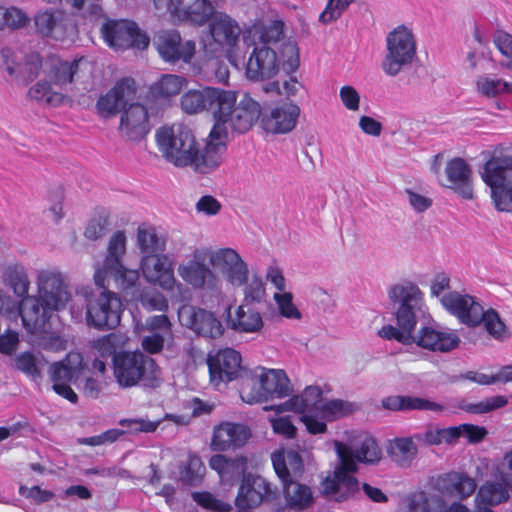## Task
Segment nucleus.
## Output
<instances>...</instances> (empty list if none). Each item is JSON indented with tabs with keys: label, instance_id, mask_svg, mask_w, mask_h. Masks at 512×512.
<instances>
[{
	"label": "nucleus",
	"instance_id": "obj_22",
	"mask_svg": "<svg viewBox=\"0 0 512 512\" xmlns=\"http://www.w3.org/2000/svg\"><path fill=\"white\" fill-rule=\"evenodd\" d=\"M278 489L273 482H242L235 498L237 512H251L264 501H276Z\"/></svg>",
	"mask_w": 512,
	"mask_h": 512
},
{
	"label": "nucleus",
	"instance_id": "obj_38",
	"mask_svg": "<svg viewBox=\"0 0 512 512\" xmlns=\"http://www.w3.org/2000/svg\"><path fill=\"white\" fill-rule=\"evenodd\" d=\"M382 407L391 411L427 410L440 412L444 407L436 402L413 396L393 395L382 399Z\"/></svg>",
	"mask_w": 512,
	"mask_h": 512
},
{
	"label": "nucleus",
	"instance_id": "obj_21",
	"mask_svg": "<svg viewBox=\"0 0 512 512\" xmlns=\"http://www.w3.org/2000/svg\"><path fill=\"white\" fill-rule=\"evenodd\" d=\"M155 45L160 57L168 63H189L196 51L195 42L183 41L176 30L160 32L155 38Z\"/></svg>",
	"mask_w": 512,
	"mask_h": 512
},
{
	"label": "nucleus",
	"instance_id": "obj_40",
	"mask_svg": "<svg viewBox=\"0 0 512 512\" xmlns=\"http://www.w3.org/2000/svg\"><path fill=\"white\" fill-rule=\"evenodd\" d=\"M387 453L395 464L408 468L416 459L418 448L412 437H399L389 441Z\"/></svg>",
	"mask_w": 512,
	"mask_h": 512
},
{
	"label": "nucleus",
	"instance_id": "obj_56",
	"mask_svg": "<svg viewBox=\"0 0 512 512\" xmlns=\"http://www.w3.org/2000/svg\"><path fill=\"white\" fill-rule=\"evenodd\" d=\"M141 305L148 311L165 312L168 309L167 298L159 291H144L139 298Z\"/></svg>",
	"mask_w": 512,
	"mask_h": 512
},
{
	"label": "nucleus",
	"instance_id": "obj_52",
	"mask_svg": "<svg viewBox=\"0 0 512 512\" xmlns=\"http://www.w3.org/2000/svg\"><path fill=\"white\" fill-rule=\"evenodd\" d=\"M273 300L282 317L290 320H300L302 318V313L293 303V295L291 292L274 293Z\"/></svg>",
	"mask_w": 512,
	"mask_h": 512
},
{
	"label": "nucleus",
	"instance_id": "obj_54",
	"mask_svg": "<svg viewBox=\"0 0 512 512\" xmlns=\"http://www.w3.org/2000/svg\"><path fill=\"white\" fill-rule=\"evenodd\" d=\"M493 42L503 56L500 62L501 66L512 71V35L504 31H497L494 34Z\"/></svg>",
	"mask_w": 512,
	"mask_h": 512
},
{
	"label": "nucleus",
	"instance_id": "obj_59",
	"mask_svg": "<svg viewBox=\"0 0 512 512\" xmlns=\"http://www.w3.org/2000/svg\"><path fill=\"white\" fill-rule=\"evenodd\" d=\"M4 19L2 23L3 28H22L24 27L28 21L29 17L26 12L18 7H4Z\"/></svg>",
	"mask_w": 512,
	"mask_h": 512
},
{
	"label": "nucleus",
	"instance_id": "obj_7",
	"mask_svg": "<svg viewBox=\"0 0 512 512\" xmlns=\"http://www.w3.org/2000/svg\"><path fill=\"white\" fill-rule=\"evenodd\" d=\"M242 29L230 15L218 12L209 23L208 31L201 37L204 53L210 58L226 56L229 62L237 66L236 48Z\"/></svg>",
	"mask_w": 512,
	"mask_h": 512
},
{
	"label": "nucleus",
	"instance_id": "obj_6",
	"mask_svg": "<svg viewBox=\"0 0 512 512\" xmlns=\"http://www.w3.org/2000/svg\"><path fill=\"white\" fill-rule=\"evenodd\" d=\"M440 302L462 324L475 327L483 323L487 332L494 338L504 339L507 337L508 331L498 313L493 309L484 311L482 305L474 297L452 291L445 293Z\"/></svg>",
	"mask_w": 512,
	"mask_h": 512
},
{
	"label": "nucleus",
	"instance_id": "obj_3",
	"mask_svg": "<svg viewBox=\"0 0 512 512\" xmlns=\"http://www.w3.org/2000/svg\"><path fill=\"white\" fill-rule=\"evenodd\" d=\"M237 92L216 87L187 90L180 99L181 109L189 115L209 111L214 118L213 133L223 134V123L245 133L259 116V103L248 94L238 101Z\"/></svg>",
	"mask_w": 512,
	"mask_h": 512
},
{
	"label": "nucleus",
	"instance_id": "obj_24",
	"mask_svg": "<svg viewBox=\"0 0 512 512\" xmlns=\"http://www.w3.org/2000/svg\"><path fill=\"white\" fill-rule=\"evenodd\" d=\"M250 437L251 431L245 424L223 421L214 427L210 447L217 452L235 450L243 447Z\"/></svg>",
	"mask_w": 512,
	"mask_h": 512
},
{
	"label": "nucleus",
	"instance_id": "obj_19",
	"mask_svg": "<svg viewBox=\"0 0 512 512\" xmlns=\"http://www.w3.org/2000/svg\"><path fill=\"white\" fill-rule=\"evenodd\" d=\"M135 332L141 336L143 350L150 354H157L172 338V324L166 315H154L146 318L144 322L138 321Z\"/></svg>",
	"mask_w": 512,
	"mask_h": 512
},
{
	"label": "nucleus",
	"instance_id": "obj_17",
	"mask_svg": "<svg viewBox=\"0 0 512 512\" xmlns=\"http://www.w3.org/2000/svg\"><path fill=\"white\" fill-rule=\"evenodd\" d=\"M178 318L182 326L204 338L218 339L225 331L216 314L203 308L182 305L178 309Z\"/></svg>",
	"mask_w": 512,
	"mask_h": 512
},
{
	"label": "nucleus",
	"instance_id": "obj_47",
	"mask_svg": "<svg viewBox=\"0 0 512 512\" xmlns=\"http://www.w3.org/2000/svg\"><path fill=\"white\" fill-rule=\"evenodd\" d=\"M240 287L243 288V302L245 304L261 303L266 295L265 283L258 274L247 276L245 283Z\"/></svg>",
	"mask_w": 512,
	"mask_h": 512
},
{
	"label": "nucleus",
	"instance_id": "obj_20",
	"mask_svg": "<svg viewBox=\"0 0 512 512\" xmlns=\"http://www.w3.org/2000/svg\"><path fill=\"white\" fill-rule=\"evenodd\" d=\"M82 362L83 359L80 353L70 352L65 359L54 362L49 367V376L53 383V390L71 403H76L78 397L69 383L81 370Z\"/></svg>",
	"mask_w": 512,
	"mask_h": 512
},
{
	"label": "nucleus",
	"instance_id": "obj_16",
	"mask_svg": "<svg viewBox=\"0 0 512 512\" xmlns=\"http://www.w3.org/2000/svg\"><path fill=\"white\" fill-rule=\"evenodd\" d=\"M300 107L294 102H282L270 108L261 110L259 105V120L261 128L268 134L278 135L291 132L297 125Z\"/></svg>",
	"mask_w": 512,
	"mask_h": 512
},
{
	"label": "nucleus",
	"instance_id": "obj_39",
	"mask_svg": "<svg viewBox=\"0 0 512 512\" xmlns=\"http://www.w3.org/2000/svg\"><path fill=\"white\" fill-rule=\"evenodd\" d=\"M272 464L280 480H292L300 476L303 470L302 458L294 450L273 453Z\"/></svg>",
	"mask_w": 512,
	"mask_h": 512
},
{
	"label": "nucleus",
	"instance_id": "obj_27",
	"mask_svg": "<svg viewBox=\"0 0 512 512\" xmlns=\"http://www.w3.org/2000/svg\"><path fill=\"white\" fill-rule=\"evenodd\" d=\"M351 412L350 404L342 400L323 401L318 411H308L304 425L310 434H321L327 429L326 422L343 417Z\"/></svg>",
	"mask_w": 512,
	"mask_h": 512
},
{
	"label": "nucleus",
	"instance_id": "obj_62",
	"mask_svg": "<svg viewBox=\"0 0 512 512\" xmlns=\"http://www.w3.org/2000/svg\"><path fill=\"white\" fill-rule=\"evenodd\" d=\"M354 0H329L326 9L319 15V20L329 23L338 19Z\"/></svg>",
	"mask_w": 512,
	"mask_h": 512
},
{
	"label": "nucleus",
	"instance_id": "obj_36",
	"mask_svg": "<svg viewBox=\"0 0 512 512\" xmlns=\"http://www.w3.org/2000/svg\"><path fill=\"white\" fill-rule=\"evenodd\" d=\"M256 378L262 386L266 400L273 397L283 398L291 392L290 381L283 370L258 367Z\"/></svg>",
	"mask_w": 512,
	"mask_h": 512
},
{
	"label": "nucleus",
	"instance_id": "obj_13",
	"mask_svg": "<svg viewBox=\"0 0 512 512\" xmlns=\"http://www.w3.org/2000/svg\"><path fill=\"white\" fill-rule=\"evenodd\" d=\"M144 278L163 290L171 292L172 297L184 301L186 288L174 276L173 262L166 254L144 255L140 261Z\"/></svg>",
	"mask_w": 512,
	"mask_h": 512
},
{
	"label": "nucleus",
	"instance_id": "obj_37",
	"mask_svg": "<svg viewBox=\"0 0 512 512\" xmlns=\"http://www.w3.org/2000/svg\"><path fill=\"white\" fill-rule=\"evenodd\" d=\"M273 487H278V502L282 497L286 505L292 509L301 510L310 506L313 502V493L305 482H273Z\"/></svg>",
	"mask_w": 512,
	"mask_h": 512
},
{
	"label": "nucleus",
	"instance_id": "obj_11",
	"mask_svg": "<svg viewBox=\"0 0 512 512\" xmlns=\"http://www.w3.org/2000/svg\"><path fill=\"white\" fill-rule=\"evenodd\" d=\"M416 38L411 28L399 25L390 31L385 39V55L381 68L391 77L410 65L416 55Z\"/></svg>",
	"mask_w": 512,
	"mask_h": 512
},
{
	"label": "nucleus",
	"instance_id": "obj_32",
	"mask_svg": "<svg viewBox=\"0 0 512 512\" xmlns=\"http://www.w3.org/2000/svg\"><path fill=\"white\" fill-rule=\"evenodd\" d=\"M3 281L9 286L15 297L21 300L23 327H25L27 311L30 306L28 298L32 296L29 294L31 282L26 268L20 263L9 264L4 270Z\"/></svg>",
	"mask_w": 512,
	"mask_h": 512
},
{
	"label": "nucleus",
	"instance_id": "obj_28",
	"mask_svg": "<svg viewBox=\"0 0 512 512\" xmlns=\"http://www.w3.org/2000/svg\"><path fill=\"white\" fill-rule=\"evenodd\" d=\"M35 25L40 34L55 40H63L74 29L69 16L59 9L38 12L35 15Z\"/></svg>",
	"mask_w": 512,
	"mask_h": 512
},
{
	"label": "nucleus",
	"instance_id": "obj_58",
	"mask_svg": "<svg viewBox=\"0 0 512 512\" xmlns=\"http://www.w3.org/2000/svg\"><path fill=\"white\" fill-rule=\"evenodd\" d=\"M211 469L215 470L221 479L232 476L233 471L238 468V461L223 454L213 455L209 460Z\"/></svg>",
	"mask_w": 512,
	"mask_h": 512
},
{
	"label": "nucleus",
	"instance_id": "obj_2",
	"mask_svg": "<svg viewBox=\"0 0 512 512\" xmlns=\"http://www.w3.org/2000/svg\"><path fill=\"white\" fill-rule=\"evenodd\" d=\"M389 297L394 304L398 305L397 326H383L378 331L381 338L396 340L404 345L415 343L432 352L447 353L458 347L459 336L447 327L424 326L414 334L417 324L415 313L423 304V294L416 284L411 282L395 284L389 290Z\"/></svg>",
	"mask_w": 512,
	"mask_h": 512
},
{
	"label": "nucleus",
	"instance_id": "obj_10",
	"mask_svg": "<svg viewBox=\"0 0 512 512\" xmlns=\"http://www.w3.org/2000/svg\"><path fill=\"white\" fill-rule=\"evenodd\" d=\"M156 142L163 157L173 165L187 167L193 163L198 143L187 126L174 124L158 129Z\"/></svg>",
	"mask_w": 512,
	"mask_h": 512
},
{
	"label": "nucleus",
	"instance_id": "obj_23",
	"mask_svg": "<svg viewBox=\"0 0 512 512\" xmlns=\"http://www.w3.org/2000/svg\"><path fill=\"white\" fill-rule=\"evenodd\" d=\"M241 354L233 348L219 350L214 356L209 355L208 367L211 382L218 386L220 382L236 379L242 369Z\"/></svg>",
	"mask_w": 512,
	"mask_h": 512
},
{
	"label": "nucleus",
	"instance_id": "obj_4",
	"mask_svg": "<svg viewBox=\"0 0 512 512\" xmlns=\"http://www.w3.org/2000/svg\"><path fill=\"white\" fill-rule=\"evenodd\" d=\"M37 294L28 298V316L24 329L30 334L47 331L54 312L62 311L75 300L64 274L56 267L36 270Z\"/></svg>",
	"mask_w": 512,
	"mask_h": 512
},
{
	"label": "nucleus",
	"instance_id": "obj_31",
	"mask_svg": "<svg viewBox=\"0 0 512 512\" xmlns=\"http://www.w3.org/2000/svg\"><path fill=\"white\" fill-rule=\"evenodd\" d=\"M154 5L158 10L166 8L172 16L180 20L188 21L194 25L201 26L212 18L216 13L215 7L207 0H195L191 5L185 9H180L182 1L179 3L177 10L173 11L168 6L169 0H153Z\"/></svg>",
	"mask_w": 512,
	"mask_h": 512
},
{
	"label": "nucleus",
	"instance_id": "obj_44",
	"mask_svg": "<svg viewBox=\"0 0 512 512\" xmlns=\"http://www.w3.org/2000/svg\"><path fill=\"white\" fill-rule=\"evenodd\" d=\"M317 489L329 500L343 501L359 493V482H320Z\"/></svg>",
	"mask_w": 512,
	"mask_h": 512
},
{
	"label": "nucleus",
	"instance_id": "obj_12",
	"mask_svg": "<svg viewBox=\"0 0 512 512\" xmlns=\"http://www.w3.org/2000/svg\"><path fill=\"white\" fill-rule=\"evenodd\" d=\"M208 249H196L190 259L177 267V273L182 281L196 291L215 296L222 292V279L206 263Z\"/></svg>",
	"mask_w": 512,
	"mask_h": 512
},
{
	"label": "nucleus",
	"instance_id": "obj_49",
	"mask_svg": "<svg viewBox=\"0 0 512 512\" xmlns=\"http://www.w3.org/2000/svg\"><path fill=\"white\" fill-rule=\"evenodd\" d=\"M508 482H486L478 493V499L489 505L499 504L508 498Z\"/></svg>",
	"mask_w": 512,
	"mask_h": 512
},
{
	"label": "nucleus",
	"instance_id": "obj_45",
	"mask_svg": "<svg viewBox=\"0 0 512 512\" xmlns=\"http://www.w3.org/2000/svg\"><path fill=\"white\" fill-rule=\"evenodd\" d=\"M254 38H257L262 45L276 44L284 35V24L282 21H271L268 24H254L250 30Z\"/></svg>",
	"mask_w": 512,
	"mask_h": 512
},
{
	"label": "nucleus",
	"instance_id": "obj_51",
	"mask_svg": "<svg viewBox=\"0 0 512 512\" xmlns=\"http://www.w3.org/2000/svg\"><path fill=\"white\" fill-rule=\"evenodd\" d=\"M240 397L244 402L248 404L267 401L262 390V386L256 378V369L254 370L252 377L247 378L243 382L240 389Z\"/></svg>",
	"mask_w": 512,
	"mask_h": 512
},
{
	"label": "nucleus",
	"instance_id": "obj_30",
	"mask_svg": "<svg viewBox=\"0 0 512 512\" xmlns=\"http://www.w3.org/2000/svg\"><path fill=\"white\" fill-rule=\"evenodd\" d=\"M50 77L56 86L63 87L84 77V74H90V63L85 58H79L72 62L61 60L57 57L49 59Z\"/></svg>",
	"mask_w": 512,
	"mask_h": 512
},
{
	"label": "nucleus",
	"instance_id": "obj_46",
	"mask_svg": "<svg viewBox=\"0 0 512 512\" xmlns=\"http://www.w3.org/2000/svg\"><path fill=\"white\" fill-rule=\"evenodd\" d=\"M205 470L201 458L196 454H190L187 460L179 465L178 473H173L171 477L174 480H202Z\"/></svg>",
	"mask_w": 512,
	"mask_h": 512
},
{
	"label": "nucleus",
	"instance_id": "obj_61",
	"mask_svg": "<svg viewBox=\"0 0 512 512\" xmlns=\"http://www.w3.org/2000/svg\"><path fill=\"white\" fill-rule=\"evenodd\" d=\"M15 365L18 370L30 376L33 380L41 377L37 367L36 359L30 352H23L15 359Z\"/></svg>",
	"mask_w": 512,
	"mask_h": 512
},
{
	"label": "nucleus",
	"instance_id": "obj_60",
	"mask_svg": "<svg viewBox=\"0 0 512 512\" xmlns=\"http://www.w3.org/2000/svg\"><path fill=\"white\" fill-rule=\"evenodd\" d=\"M281 54L284 58L283 69L285 72H295L299 66V52L296 43L292 40L283 42Z\"/></svg>",
	"mask_w": 512,
	"mask_h": 512
},
{
	"label": "nucleus",
	"instance_id": "obj_35",
	"mask_svg": "<svg viewBox=\"0 0 512 512\" xmlns=\"http://www.w3.org/2000/svg\"><path fill=\"white\" fill-rule=\"evenodd\" d=\"M445 172L449 188L465 199L473 198L472 171L464 159L458 157L451 159L446 165Z\"/></svg>",
	"mask_w": 512,
	"mask_h": 512
},
{
	"label": "nucleus",
	"instance_id": "obj_15",
	"mask_svg": "<svg viewBox=\"0 0 512 512\" xmlns=\"http://www.w3.org/2000/svg\"><path fill=\"white\" fill-rule=\"evenodd\" d=\"M101 33L105 43L114 50L131 47L143 50L149 45L147 35L129 20H108L102 25Z\"/></svg>",
	"mask_w": 512,
	"mask_h": 512
},
{
	"label": "nucleus",
	"instance_id": "obj_42",
	"mask_svg": "<svg viewBox=\"0 0 512 512\" xmlns=\"http://www.w3.org/2000/svg\"><path fill=\"white\" fill-rule=\"evenodd\" d=\"M137 245L144 255H156L165 250L166 240L154 227L142 224L137 229Z\"/></svg>",
	"mask_w": 512,
	"mask_h": 512
},
{
	"label": "nucleus",
	"instance_id": "obj_64",
	"mask_svg": "<svg viewBox=\"0 0 512 512\" xmlns=\"http://www.w3.org/2000/svg\"><path fill=\"white\" fill-rule=\"evenodd\" d=\"M41 68V61L38 55H31L29 57H25L23 60V65L21 67V71L19 73V78L16 80L28 82L33 80L39 73Z\"/></svg>",
	"mask_w": 512,
	"mask_h": 512
},
{
	"label": "nucleus",
	"instance_id": "obj_29",
	"mask_svg": "<svg viewBox=\"0 0 512 512\" xmlns=\"http://www.w3.org/2000/svg\"><path fill=\"white\" fill-rule=\"evenodd\" d=\"M226 322L229 329L244 334L259 333L264 327L262 314L245 303H241L234 310L229 306L226 310Z\"/></svg>",
	"mask_w": 512,
	"mask_h": 512
},
{
	"label": "nucleus",
	"instance_id": "obj_26",
	"mask_svg": "<svg viewBox=\"0 0 512 512\" xmlns=\"http://www.w3.org/2000/svg\"><path fill=\"white\" fill-rule=\"evenodd\" d=\"M135 82L125 78L118 81L115 86L97 101V111L102 117H110L118 113L120 108L126 106L135 96Z\"/></svg>",
	"mask_w": 512,
	"mask_h": 512
},
{
	"label": "nucleus",
	"instance_id": "obj_1",
	"mask_svg": "<svg viewBox=\"0 0 512 512\" xmlns=\"http://www.w3.org/2000/svg\"><path fill=\"white\" fill-rule=\"evenodd\" d=\"M126 252V235L117 231L109 240L107 255L102 263L94 265V282L103 288L99 294H94L88 288L76 291L75 300L70 305V314L76 322L85 320L89 327L97 330L116 328L121 319L122 302L116 293L106 290L112 280L116 287L128 291L136 287L139 272L136 269L125 268L122 258Z\"/></svg>",
	"mask_w": 512,
	"mask_h": 512
},
{
	"label": "nucleus",
	"instance_id": "obj_8",
	"mask_svg": "<svg viewBox=\"0 0 512 512\" xmlns=\"http://www.w3.org/2000/svg\"><path fill=\"white\" fill-rule=\"evenodd\" d=\"M480 176L490 189L495 209L512 213V155L494 152L483 165Z\"/></svg>",
	"mask_w": 512,
	"mask_h": 512
},
{
	"label": "nucleus",
	"instance_id": "obj_14",
	"mask_svg": "<svg viewBox=\"0 0 512 512\" xmlns=\"http://www.w3.org/2000/svg\"><path fill=\"white\" fill-rule=\"evenodd\" d=\"M207 259L213 270L230 286L240 288L249 276L248 263L233 248L208 249Z\"/></svg>",
	"mask_w": 512,
	"mask_h": 512
},
{
	"label": "nucleus",
	"instance_id": "obj_50",
	"mask_svg": "<svg viewBox=\"0 0 512 512\" xmlns=\"http://www.w3.org/2000/svg\"><path fill=\"white\" fill-rule=\"evenodd\" d=\"M191 497L200 507L212 512H230L232 505L226 502L211 492L208 491H193Z\"/></svg>",
	"mask_w": 512,
	"mask_h": 512
},
{
	"label": "nucleus",
	"instance_id": "obj_9",
	"mask_svg": "<svg viewBox=\"0 0 512 512\" xmlns=\"http://www.w3.org/2000/svg\"><path fill=\"white\" fill-rule=\"evenodd\" d=\"M113 369L118 384L123 388L135 386L140 381L148 386L158 384L159 369L155 360L140 351L116 354Z\"/></svg>",
	"mask_w": 512,
	"mask_h": 512
},
{
	"label": "nucleus",
	"instance_id": "obj_41",
	"mask_svg": "<svg viewBox=\"0 0 512 512\" xmlns=\"http://www.w3.org/2000/svg\"><path fill=\"white\" fill-rule=\"evenodd\" d=\"M476 93L484 98L492 99L512 94V82H508L495 75L484 74L475 80Z\"/></svg>",
	"mask_w": 512,
	"mask_h": 512
},
{
	"label": "nucleus",
	"instance_id": "obj_43",
	"mask_svg": "<svg viewBox=\"0 0 512 512\" xmlns=\"http://www.w3.org/2000/svg\"><path fill=\"white\" fill-rule=\"evenodd\" d=\"M187 85V79L180 75L164 74L150 88L155 98L170 99L180 93Z\"/></svg>",
	"mask_w": 512,
	"mask_h": 512
},
{
	"label": "nucleus",
	"instance_id": "obj_63",
	"mask_svg": "<svg viewBox=\"0 0 512 512\" xmlns=\"http://www.w3.org/2000/svg\"><path fill=\"white\" fill-rule=\"evenodd\" d=\"M92 348L97 352L100 358L115 356L116 337L113 334L102 336L92 343Z\"/></svg>",
	"mask_w": 512,
	"mask_h": 512
},
{
	"label": "nucleus",
	"instance_id": "obj_18",
	"mask_svg": "<svg viewBox=\"0 0 512 512\" xmlns=\"http://www.w3.org/2000/svg\"><path fill=\"white\" fill-rule=\"evenodd\" d=\"M222 129L223 134H214L213 128L211 129L207 144L203 149H201L199 144H197L196 155L193 159V163L189 165L196 172L207 174L220 166L223 155L226 151V140L228 134L230 131L236 132L230 125L224 123Z\"/></svg>",
	"mask_w": 512,
	"mask_h": 512
},
{
	"label": "nucleus",
	"instance_id": "obj_53",
	"mask_svg": "<svg viewBox=\"0 0 512 512\" xmlns=\"http://www.w3.org/2000/svg\"><path fill=\"white\" fill-rule=\"evenodd\" d=\"M508 399L505 396L497 395L483 399L476 403H468L462 406L466 412L473 414H484L507 405Z\"/></svg>",
	"mask_w": 512,
	"mask_h": 512
},
{
	"label": "nucleus",
	"instance_id": "obj_48",
	"mask_svg": "<svg viewBox=\"0 0 512 512\" xmlns=\"http://www.w3.org/2000/svg\"><path fill=\"white\" fill-rule=\"evenodd\" d=\"M29 96L37 101L47 103L52 106H59L64 101V95L53 91L52 86L47 81H38L29 89Z\"/></svg>",
	"mask_w": 512,
	"mask_h": 512
},
{
	"label": "nucleus",
	"instance_id": "obj_5",
	"mask_svg": "<svg viewBox=\"0 0 512 512\" xmlns=\"http://www.w3.org/2000/svg\"><path fill=\"white\" fill-rule=\"evenodd\" d=\"M346 442L335 440L333 445L338 458L332 480H356L358 463L377 464L382 458V450L376 439L364 431L346 432Z\"/></svg>",
	"mask_w": 512,
	"mask_h": 512
},
{
	"label": "nucleus",
	"instance_id": "obj_25",
	"mask_svg": "<svg viewBox=\"0 0 512 512\" xmlns=\"http://www.w3.org/2000/svg\"><path fill=\"white\" fill-rule=\"evenodd\" d=\"M276 52L268 46H255L246 64V76L253 81L270 79L279 71Z\"/></svg>",
	"mask_w": 512,
	"mask_h": 512
},
{
	"label": "nucleus",
	"instance_id": "obj_34",
	"mask_svg": "<svg viewBox=\"0 0 512 512\" xmlns=\"http://www.w3.org/2000/svg\"><path fill=\"white\" fill-rule=\"evenodd\" d=\"M323 403L322 401V390L319 386H308L300 395H296L283 404L273 408L265 407V410L275 409L277 412L283 411H294L299 413L300 420L304 424V416L308 411H318V408Z\"/></svg>",
	"mask_w": 512,
	"mask_h": 512
},
{
	"label": "nucleus",
	"instance_id": "obj_33",
	"mask_svg": "<svg viewBox=\"0 0 512 512\" xmlns=\"http://www.w3.org/2000/svg\"><path fill=\"white\" fill-rule=\"evenodd\" d=\"M119 130L130 140L142 139L149 132L146 108L138 103L129 104L121 115Z\"/></svg>",
	"mask_w": 512,
	"mask_h": 512
},
{
	"label": "nucleus",
	"instance_id": "obj_55",
	"mask_svg": "<svg viewBox=\"0 0 512 512\" xmlns=\"http://www.w3.org/2000/svg\"><path fill=\"white\" fill-rule=\"evenodd\" d=\"M0 53L3 60V67L7 73L14 79L19 78L23 60L25 59L23 53L15 52L8 47L2 48Z\"/></svg>",
	"mask_w": 512,
	"mask_h": 512
},
{
	"label": "nucleus",
	"instance_id": "obj_57",
	"mask_svg": "<svg viewBox=\"0 0 512 512\" xmlns=\"http://www.w3.org/2000/svg\"><path fill=\"white\" fill-rule=\"evenodd\" d=\"M0 314L8 318H21L23 322V313L21 300L14 299L3 288L0 287Z\"/></svg>",
	"mask_w": 512,
	"mask_h": 512
}]
</instances>
